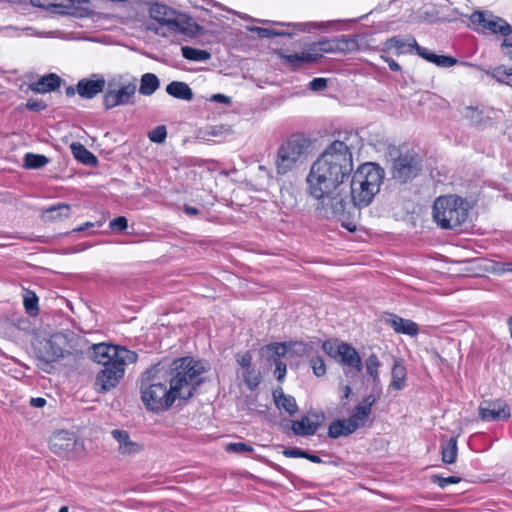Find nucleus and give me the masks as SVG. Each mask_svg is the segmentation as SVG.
<instances>
[{
  "mask_svg": "<svg viewBox=\"0 0 512 512\" xmlns=\"http://www.w3.org/2000/svg\"><path fill=\"white\" fill-rule=\"evenodd\" d=\"M352 171V152L345 141H333L314 161L306 182L309 195L318 201L319 217L332 219L349 205L344 183Z\"/></svg>",
  "mask_w": 512,
  "mask_h": 512,
  "instance_id": "1",
  "label": "nucleus"
},
{
  "mask_svg": "<svg viewBox=\"0 0 512 512\" xmlns=\"http://www.w3.org/2000/svg\"><path fill=\"white\" fill-rule=\"evenodd\" d=\"M205 371L201 362L189 357L174 360L169 368L159 363L147 369L140 385L143 404L148 410L159 412L169 409L177 398H191Z\"/></svg>",
  "mask_w": 512,
  "mask_h": 512,
  "instance_id": "2",
  "label": "nucleus"
},
{
  "mask_svg": "<svg viewBox=\"0 0 512 512\" xmlns=\"http://www.w3.org/2000/svg\"><path fill=\"white\" fill-rule=\"evenodd\" d=\"M384 170L375 163L367 162L360 165L353 173L350 183L349 205H345L343 213L335 218L344 220L348 218L351 210L367 207L371 204L383 183Z\"/></svg>",
  "mask_w": 512,
  "mask_h": 512,
  "instance_id": "3",
  "label": "nucleus"
},
{
  "mask_svg": "<svg viewBox=\"0 0 512 512\" xmlns=\"http://www.w3.org/2000/svg\"><path fill=\"white\" fill-rule=\"evenodd\" d=\"M311 144V140L301 133L288 137L277 150L275 160L277 174L285 175L302 163L309 154Z\"/></svg>",
  "mask_w": 512,
  "mask_h": 512,
  "instance_id": "4",
  "label": "nucleus"
},
{
  "mask_svg": "<svg viewBox=\"0 0 512 512\" xmlns=\"http://www.w3.org/2000/svg\"><path fill=\"white\" fill-rule=\"evenodd\" d=\"M468 217V203L457 195L438 197L433 205V219L442 229H456Z\"/></svg>",
  "mask_w": 512,
  "mask_h": 512,
  "instance_id": "5",
  "label": "nucleus"
},
{
  "mask_svg": "<svg viewBox=\"0 0 512 512\" xmlns=\"http://www.w3.org/2000/svg\"><path fill=\"white\" fill-rule=\"evenodd\" d=\"M137 91V78L119 75L111 78L103 96V105L107 110L117 106L133 105Z\"/></svg>",
  "mask_w": 512,
  "mask_h": 512,
  "instance_id": "6",
  "label": "nucleus"
},
{
  "mask_svg": "<svg viewBox=\"0 0 512 512\" xmlns=\"http://www.w3.org/2000/svg\"><path fill=\"white\" fill-rule=\"evenodd\" d=\"M70 348L68 336L61 332L54 333L48 339L42 340L36 352L37 358L42 364L41 368L48 371L46 367L52 362L72 355L73 353L70 351Z\"/></svg>",
  "mask_w": 512,
  "mask_h": 512,
  "instance_id": "7",
  "label": "nucleus"
},
{
  "mask_svg": "<svg viewBox=\"0 0 512 512\" xmlns=\"http://www.w3.org/2000/svg\"><path fill=\"white\" fill-rule=\"evenodd\" d=\"M150 17L162 26H167L171 31L184 32L191 19L183 13L160 3H154L149 9Z\"/></svg>",
  "mask_w": 512,
  "mask_h": 512,
  "instance_id": "8",
  "label": "nucleus"
},
{
  "mask_svg": "<svg viewBox=\"0 0 512 512\" xmlns=\"http://www.w3.org/2000/svg\"><path fill=\"white\" fill-rule=\"evenodd\" d=\"M421 170V158L414 151H406L401 153L393 160L392 177L401 182L406 183L415 178Z\"/></svg>",
  "mask_w": 512,
  "mask_h": 512,
  "instance_id": "9",
  "label": "nucleus"
},
{
  "mask_svg": "<svg viewBox=\"0 0 512 512\" xmlns=\"http://www.w3.org/2000/svg\"><path fill=\"white\" fill-rule=\"evenodd\" d=\"M127 364H130V361H126L125 358L123 361L118 359L108 365L102 366L95 378L94 386L96 391L106 393L114 389L124 377L125 366Z\"/></svg>",
  "mask_w": 512,
  "mask_h": 512,
  "instance_id": "10",
  "label": "nucleus"
},
{
  "mask_svg": "<svg viewBox=\"0 0 512 512\" xmlns=\"http://www.w3.org/2000/svg\"><path fill=\"white\" fill-rule=\"evenodd\" d=\"M470 21L476 31L487 30L492 34H499L507 38L512 34V26L503 18L489 11H475L470 16Z\"/></svg>",
  "mask_w": 512,
  "mask_h": 512,
  "instance_id": "11",
  "label": "nucleus"
},
{
  "mask_svg": "<svg viewBox=\"0 0 512 512\" xmlns=\"http://www.w3.org/2000/svg\"><path fill=\"white\" fill-rule=\"evenodd\" d=\"M92 359L102 366L110 364L112 361L126 358V361L134 363L137 360V354L134 351H130L124 347L115 345H108L105 343L95 344L91 347Z\"/></svg>",
  "mask_w": 512,
  "mask_h": 512,
  "instance_id": "12",
  "label": "nucleus"
},
{
  "mask_svg": "<svg viewBox=\"0 0 512 512\" xmlns=\"http://www.w3.org/2000/svg\"><path fill=\"white\" fill-rule=\"evenodd\" d=\"M479 417L483 421L507 420L510 417V409L502 400L484 401L479 406Z\"/></svg>",
  "mask_w": 512,
  "mask_h": 512,
  "instance_id": "13",
  "label": "nucleus"
},
{
  "mask_svg": "<svg viewBox=\"0 0 512 512\" xmlns=\"http://www.w3.org/2000/svg\"><path fill=\"white\" fill-rule=\"evenodd\" d=\"M500 48L503 54L512 61V34L503 39ZM487 74L491 75L497 82L512 87V66L506 68L504 65H501L487 72Z\"/></svg>",
  "mask_w": 512,
  "mask_h": 512,
  "instance_id": "14",
  "label": "nucleus"
},
{
  "mask_svg": "<svg viewBox=\"0 0 512 512\" xmlns=\"http://www.w3.org/2000/svg\"><path fill=\"white\" fill-rule=\"evenodd\" d=\"M377 399L374 395H368L356 405L352 411V414L348 418L352 430H357L361 427H364L370 414L371 408L376 403Z\"/></svg>",
  "mask_w": 512,
  "mask_h": 512,
  "instance_id": "15",
  "label": "nucleus"
},
{
  "mask_svg": "<svg viewBox=\"0 0 512 512\" xmlns=\"http://www.w3.org/2000/svg\"><path fill=\"white\" fill-rule=\"evenodd\" d=\"M106 81L102 75L94 74L90 78H83L77 83V93L84 99H92L102 93Z\"/></svg>",
  "mask_w": 512,
  "mask_h": 512,
  "instance_id": "16",
  "label": "nucleus"
},
{
  "mask_svg": "<svg viewBox=\"0 0 512 512\" xmlns=\"http://www.w3.org/2000/svg\"><path fill=\"white\" fill-rule=\"evenodd\" d=\"M323 420V413H313L311 416H304L300 420L293 421L292 430L299 436L314 435Z\"/></svg>",
  "mask_w": 512,
  "mask_h": 512,
  "instance_id": "17",
  "label": "nucleus"
},
{
  "mask_svg": "<svg viewBox=\"0 0 512 512\" xmlns=\"http://www.w3.org/2000/svg\"><path fill=\"white\" fill-rule=\"evenodd\" d=\"M341 348L338 359L336 360L342 365L353 368L356 372H360L363 369V363L356 349L348 343H342Z\"/></svg>",
  "mask_w": 512,
  "mask_h": 512,
  "instance_id": "18",
  "label": "nucleus"
},
{
  "mask_svg": "<svg viewBox=\"0 0 512 512\" xmlns=\"http://www.w3.org/2000/svg\"><path fill=\"white\" fill-rule=\"evenodd\" d=\"M416 53L428 62H431L439 67L448 68L457 63V59L446 55H436L429 51L427 48L420 46L417 41H413Z\"/></svg>",
  "mask_w": 512,
  "mask_h": 512,
  "instance_id": "19",
  "label": "nucleus"
},
{
  "mask_svg": "<svg viewBox=\"0 0 512 512\" xmlns=\"http://www.w3.org/2000/svg\"><path fill=\"white\" fill-rule=\"evenodd\" d=\"M113 438L118 442V450L123 455H132L141 450V446L130 439L128 432L115 429L111 432Z\"/></svg>",
  "mask_w": 512,
  "mask_h": 512,
  "instance_id": "20",
  "label": "nucleus"
},
{
  "mask_svg": "<svg viewBox=\"0 0 512 512\" xmlns=\"http://www.w3.org/2000/svg\"><path fill=\"white\" fill-rule=\"evenodd\" d=\"M386 323L389 324L396 333H402L410 336L418 334V325L409 319H404L397 315L391 314L387 319Z\"/></svg>",
  "mask_w": 512,
  "mask_h": 512,
  "instance_id": "21",
  "label": "nucleus"
},
{
  "mask_svg": "<svg viewBox=\"0 0 512 512\" xmlns=\"http://www.w3.org/2000/svg\"><path fill=\"white\" fill-rule=\"evenodd\" d=\"M413 41H416L414 37L404 39L400 36H393L384 42L382 51L389 52L395 49L398 55L409 53L412 50H415L414 45L412 44Z\"/></svg>",
  "mask_w": 512,
  "mask_h": 512,
  "instance_id": "22",
  "label": "nucleus"
},
{
  "mask_svg": "<svg viewBox=\"0 0 512 512\" xmlns=\"http://www.w3.org/2000/svg\"><path fill=\"white\" fill-rule=\"evenodd\" d=\"M75 443L76 441L72 434L62 431L54 435L51 439V448L56 454L61 455L64 452L72 450Z\"/></svg>",
  "mask_w": 512,
  "mask_h": 512,
  "instance_id": "23",
  "label": "nucleus"
},
{
  "mask_svg": "<svg viewBox=\"0 0 512 512\" xmlns=\"http://www.w3.org/2000/svg\"><path fill=\"white\" fill-rule=\"evenodd\" d=\"M60 84L61 78L58 75L51 73L41 77L37 82L30 84L29 88L36 93H47L57 89Z\"/></svg>",
  "mask_w": 512,
  "mask_h": 512,
  "instance_id": "24",
  "label": "nucleus"
},
{
  "mask_svg": "<svg viewBox=\"0 0 512 512\" xmlns=\"http://www.w3.org/2000/svg\"><path fill=\"white\" fill-rule=\"evenodd\" d=\"M166 92L170 96L185 101H191L194 97L189 85L182 81H172L166 86Z\"/></svg>",
  "mask_w": 512,
  "mask_h": 512,
  "instance_id": "25",
  "label": "nucleus"
},
{
  "mask_svg": "<svg viewBox=\"0 0 512 512\" xmlns=\"http://www.w3.org/2000/svg\"><path fill=\"white\" fill-rule=\"evenodd\" d=\"M70 205L65 203H57L55 205L50 206L42 212V219L46 222L61 220L68 218L70 216Z\"/></svg>",
  "mask_w": 512,
  "mask_h": 512,
  "instance_id": "26",
  "label": "nucleus"
},
{
  "mask_svg": "<svg viewBox=\"0 0 512 512\" xmlns=\"http://www.w3.org/2000/svg\"><path fill=\"white\" fill-rule=\"evenodd\" d=\"M160 87V80L154 73H145L141 76L139 93L151 96Z\"/></svg>",
  "mask_w": 512,
  "mask_h": 512,
  "instance_id": "27",
  "label": "nucleus"
},
{
  "mask_svg": "<svg viewBox=\"0 0 512 512\" xmlns=\"http://www.w3.org/2000/svg\"><path fill=\"white\" fill-rule=\"evenodd\" d=\"M70 148L73 156L81 163L88 166H94L97 164L98 160L96 156L93 153H91L88 149H86L82 144L72 143L70 145Z\"/></svg>",
  "mask_w": 512,
  "mask_h": 512,
  "instance_id": "28",
  "label": "nucleus"
},
{
  "mask_svg": "<svg viewBox=\"0 0 512 512\" xmlns=\"http://www.w3.org/2000/svg\"><path fill=\"white\" fill-rule=\"evenodd\" d=\"M273 396L276 406L280 409H284L289 415H293L297 411L298 407L295 398L290 395H285L282 389L279 391L275 390Z\"/></svg>",
  "mask_w": 512,
  "mask_h": 512,
  "instance_id": "29",
  "label": "nucleus"
},
{
  "mask_svg": "<svg viewBox=\"0 0 512 512\" xmlns=\"http://www.w3.org/2000/svg\"><path fill=\"white\" fill-rule=\"evenodd\" d=\"M349 419H339L333 421L328 428V436L330 438L336 439L341 436H348L355 432L356 430H352L349 425Z\"/></svg>",
  "mask_w": 512,
  "mask_h": 512,
  "instance_id": "30",
  "label": "nucleus"
},
{
  "mask_svg": "<svg viewBox=\"0 0 512 512\" xmlns=\"http://www.w3.org/2000/svg\"><path fill=\"white\" fill-rule=\"evenodd\" d=\"M321 57L320 54H312V53H300V54H288L282 55L281 58L289 63L293 67H300L304 63H312L316 62Z\"/></svg>",
  "mask_w": 512,
  "mask_h": 512,
  "instance_id": "31",
  "label": "nucleus"
},
{
  "mask_svg": "<svg viewBox=\"0 0 512 512\" xmlns=\"http://www.w3.org/2000/svg\"><path fill=\"white\" fill-rule=\"evenodd\" d=\"M457 439L452 437L445 444L442 445L441 455L442 461L446 464H452L457 458Z\"/></svg>",
  "mask_w": 512,
  "mask_h": 512,
  "instance_id": "32",
  "label": "nucleus"
},
{
  "mask_svg": "<svg viewBox=\"0 0 512 512\" xmlns=\"http://www.w3.org/2000/svg\"><path fill=\"white\" fill-rule=\"evenodd\" d=\"M463 115L472 125L475 126L485 125L489 121V118L484 116L482 110L473 106L465 107Z\"/></svg>",
  "mask_w": 512,
  "mask_h": 512,
  "instance_id": "33",
  "label": "nucleus"
},
{
  "mask_svg": "<svg viewBox=\"0 0 512 512\" xmlns=\"http://www.w3.org/2000/svg\"><path fill=\"white\" fill-rule=\"evenodd\" d=\"M182 56L185 59L192 61H207L211 58V54L202 49L193 48L190 46H183L181 48Z\"/></svg>",
  "mask_w": 512,
  "mask_h": 512,
  "instance_id": "34",
  "label": "nucleus"
},
{
  "mask_svg": "<svg viewBox=\"0 0 512 512\" xmlns=\"http://www.w3.org/2000/svg\"><path fill=\"white\" fill-rule=\"evenodd\" d=\"M49 158L41 154L26 153L24 167L27 169H40L49 163Z\"/></svg>",
  "mask_w": 512,
  "mask_h": 512,
  "instance_id": "35",
  "label": "nucleus"
},
{
  "mask_svg": "<svg viewBox=\"0 0 512 512\" xmlns=\"http://www.w3.org/2000/svg\"><path fill=\"white\" fill-rule=\"evenodd\" d=\"M23 304L25 307L26 312L31 315L35 316L39 312L38 308V297L35 294V292L25 289L23 293Z\"/></svg>",
  "mask_w": 512,
  "mask_h": 512,
  "instance_id": "36",
  "label": "nucleus"
},
{
  "mask_svg": "<svg viewBox=\"0 0 512 512\" xmlns=\"http://www.w3.org/2000/svg\"><path fill=\"white\" fill-rule=\"evenodd\" d=\"M406 377V370L403 365H401L398 361H395L392 368V381L391 387L395 390H401L403 388V383Z\"/></svg>",
  "mask_w": 512,
  "mask_h": 512,
  "instance_id": "37",
  "label": "nucleus"
},
{
  "mask_svg": "<svg viewBox=\"0 0 512 512\" xmlns=\"http://www.w3.org/2000/svg\"><path fill=\"white\" fill-rule=\"evenodd\" d=\"M366 373L372 378L374 384H378L379 374L378 368L380 367V361L375 354H371L365 361Z\"/></svg>",
  "mask_w": 512,
  "mask_h": 512,
  "instance_id": "38",
  "label": "nucleus"
},
{
  "mask_svg": "<svg viewBox=\"0 0 512 512\" xmlns=\"http://www.w3.org/2000/svg\"><path fill=\"white\" fill-rule=\"evenodd\" d=\"M262 351L271 353V360H281L288 352V345L286 343H271L262 348Z\"/></svg>",
  "mask_w": 512,
  "mask_h": 512,
  "instance_id": "39",
  "label": "nucleus"
},
{
  "mask_svg": "<svg viewBox=\"0 0 512 512\" xmlns=\"http://www.w3.org/2000/svg\"><path fill=\"white\" fill-rule=\"evenodd\" d=\"M342 343L343 342H340L337 339L327 340L322 344V349L331 358L338 359V355L342 349Z\"/></svg>",
  "mask_w": 512,
  "mask_h": 512,
  "instance_id": "40",
  "label": "nucleus"
},
{
  "mask_svg": "<svg viewBox=\"0 0 512 512\" xmlns=\"http://www.w3.org/2000/svg\"><path fill=\"white\" fill-rule=\"evenodd\" d=\"M337 42L339 43V52H351L356 50L358 47L357 41L350 36L344 35L341 38L337 39Z\"/></svg>",
  "mask_w": 512,
  "mask_h": 512,
  "instance_id": "41",
  "label": "nucleus"
},
{
  "mask_svg": "<svg viewBox=\"0 0 512 512\" xmlns=\"http://www.w3.org/2000/svg\"><path fill=\"white\" fill-rule=\"evenodd\" d=\"M242 377L250 390L257 388L260 383V375L255 374L252 369L244 370Z\"/></svg>",
  "mask_w": 512,
  "mask_h": 512,
  "instance_id": "42",
  "label": "nucleus"
},
{
  "mask_svg": "<svg viewBox=\"0 0 512 512\" xmlns=\"http://www.w3.org/2000/svg\"><path fill=\"white\" fill-rule=\"evenodd\" d=\"M167 136V129L164 125H159L149 132L148 137L151 142L163 143Z\"/></svg>",
  "mask_w": 512,
  "mask_h": 512,
  "instance_id": "43",
  "label": "nucleus"
},
{
  "mask_svg": "<svg viewBox=\"0 0 512 512\" xmlns=\"http://www.w3.org/2000/svg\"><path fill=\"white\" fill-rule=\"evenodd\" d=\"M314 46L319 47V51L325 52V53H332V52H339V43L337 42V39L332 40H322L318 43H314Z\"/></svg>",
  "mask_w": 512,
  "mask_h": 512,
  "instance_id": "44",
  "label": "nucleus"
},
{
  "mask_svg": "<svg viewBox=\"0 0 512 512\" xmlns=\"http://www.w3.org/2000/svg\"><path fill=\"white\" fill-rule=\"evenodd\" d=\"M431 481L438 485L440 488H445L449 484H456L461 481L460 477L457 476H449V477H442L440 475H432Z\"/></svg>",
  "mask_w": 512,
  "mask_h": 512,
  "instance_id": "45",
  "label": "nucleus"
},
{
  "mask_svg": "<svg viewBox=\"0 0 512 512\" xmlns=\"http://www.w3.org/2000/svg\"><path fill=\"white\" fill-rule=\"evenodd\" d=\"M310 364H311V367L313 369V373L317 376V377H321V376H324L325 373H326V366H325V363H324V360L322 357H312L311 360H310Z\"/></svg>",
  "mask_w": 512,
  "mask_h": 512,
  "instance_id": "46",
  "label": "nucleus"
},
{
  "mask_svg": "<svg viewBox=\"0 0 512 512\" xmlns=\"http://www.w3.org/2000/svg\"><path fill=\"white\" fill-rule=\"evenodd\" d=\"M250 31L257 33V35L261 38H272L275 36L289 35V33L279 32L273 29L261 28V27H253Z\"/></svg>",
  "mask_w": 512,
  "mask_h": 512,
  "instance_id": "47",
  "label": "nucleus"
},
{
  "mask_svg": "<svg viewBox=\"0 0 512 512\" xmlns=\"http://www.w3.org/2000/svg\"><path fill=\"white\" fill-rule=\"evenodd\" d=\"M226 451L232 452V453H247V452H252L253 448H252V446H250L247 443L235 442V443H229L226 446Z\"/></svg>",
  "mask_w": 512,
  "mask_h": 512,
  "instance_id": "48",
  "label": "nucleus"
},
{
  "mask_svg": "<svg viewBox=\"0 0 512 512\" xmlns=\"http://www.w3.org/2000/svg\"><path fill=\"white\" fill-rule=\"evenodd\" d=\"M207 135L213 137L231 135L230 128L225 125L212 126L206 131Z\"/></svg>",
  "mask_w": 512,
  "mask_h": 512,
  "instance_id": "49",
  "label": "nucleus"
},
{
  "mask_svg": "<svg viewBox=\"0 0 512 512\" xmlns=\"http://www.w3.org/2000/svg\"><path fill=\"white\" fill-rule=\"evenodd\" d=\"M273 363L275 365L274 376L279 382H281L286 376V364L279 359H275Z\"/></svg>",
  "mask_w": 512,
  "mask_h": 512,
  "instance_id": "50",
  "label": "nucleus"
},
{
  "mask_svg": "<svg viewBox=\"0 0 512 512\" xmlns=\"http://www.w3.org/2000/svg\"><path fill=\"white\" fill-rule=\"evenodd\" d=\"M109 226L112 230L124 231L128 227V221L124 216H119L113 219Z\"/></svg>",
  "mask_w": 512,
  "mask_h": 512,
  "instance_id": "51",
  "label": "nucleus"
},
{
  "mask_svg": "<svg viewBox=\"0 0 512 512\" xmlns=\"http://www.w3.org/2000/svg\"><path fill=\"white\" fill-rule=\"evenodd\" d=\"M283 455L286 457H290V458H305V457H307L306 451L301 448H297V447L284 449Z\"/></svg>",
  "mask_w": 512,
  "mask_h": 512,
  "instance_id": "52",
  "label": "nucleus"
},
{
  "mask_svg": "<svg viewBox=\"0 0 512 512\" xmlns=\"http://www.w3.org/2000/svg\"><path fill=\"white\" fill-rule=\"evenodd\" d=\"M251 360H252V356L249 352L236 355L237 363L245 370L251 369Z\"/></svg>",
  "mask_w": 512,
  "mask_h": 512,
  "instance_id": "53",
  "label": "nucleus"
},
{
  "mask_svg": "<svg viewBox=\"0 0 512 512\" xmlns=\"http://www.w3.org/2000/svg\"><path fill=\"white\" fill-rule=\"evenodd\" d=\"M47 105L42 100H33L30 99L26 103V108L30 111L40 112L46 109Z\"/></svg>",
  "mask_w": 512,
  "mask_h": 512,
  "instance_id": "54",
  "label": "nucleus"
},
{
  "mask_svg": "<svg viewBox=\"0 0 512 512\" xmlns=\"http://www.w3.org/2000/svg\"><path fill=\"white\" fill-rule=\"evenodd\" d=\"M309 87L313 91H321L327 87V79L325 78H314L310 83Z\"/></svg>",
  "mask_w": 512,
  "mask_h": 512,
  "instance_id": "55",
  "label": "nucleus"
},
{
  "mask_svg": "<svg viewBox=\"0 0 512 512\" xmlns=\"http://www.w3.org/2000/svg\"><path fill=\"white\" fill-rule=\"evenodd\" d=\"M381 58L388 64L390 70L398 72L401 70L400 65L392 58L381 55Z\"/></svg>",
  "mask_w": 512,
  "mask_h": 512,
  "instance_id": "56",
  "label": "nucleus"
},
{
  "mask_svg": "<svg viewBox=\"0 0 512 512\" xmlns=\"http://www.w3.org/2000/svg\"><path fill=\"white\" fill-rule=\"evenodd\" d=\"M341 390H342V396H341L342 405L346 406L347 403L344 400H347L350 397V395L352 393V389L349 385H341Z\"/></svg>",
  "mask_w": 512,
  "mask_h": 512,
  "instance_id": "57",
  "label": "nucleus"
},
{
  "mask_svg": "<svg viewBox=\"0 0 512 512\" xmlns=\"http://www.w3.org/2000/svg\"><path fill=\"white\" fill-rule=\"evenodd\" d=\"M211 100L214 101V102H219V103H224V104H229L230 103V98L227 97L224 94H214L211 97Z\"/></svg>",
  "mask_w": 512,
  "mask_h": 512,
  "instance_id": "58",
  "label": "nucleus"
},
{
  "mask_svg": "<svg viewBox=\"0 0 512 512\" xmlns=\"http://www.w3.org/2000/svg\"><path fill=\"white\" fill-rule=\"evenodd\" d=\"M45 404H46V400L44 398L37 397V398H31L30 399V405L32 407L41 408Z\"/></svg>",
  "mask_w": 512,
  "mask_h": 512,
  "instance_id": "59",
  "label": "nucleus"
},
{
  "mask_svg": "<svg viewBox=\"0 0 512 512\" xmlns=\"http://www.w3.org/2000/svg\"><path fill=\"white\" fill-rule=\"evenodd\" d=\"M183 209H184L185 213L190 216H196L199 214V210L197 208L189 206V205H185Z\"/></svg>",
  "mask_w": 512,
  "mask_h": 512,
  "instance_id": "60",
  "label": "nucleus"
},
{
  "mask_svg": "<svg viewBox=\"0 0 512 512\" xmlns=\"http://www.w3.org/2000/svg\"><path fill=\"white\" fill-rule=\"evenodd\" d=\"M306 455H307V457H305V459H307L313 463H321L322 462L321 458L315 454H311L308 451H306Z\"/></svg>",
  "mask_w": 512,
  "mask_h": 512,
  "instance_id": "61",
  "label": "nucleus"
},
{
  "mask_svg": "<svg viewBox=\"0 0 512 512\" xmlns=\"http://www.w3.org/2000/svg\"><path fill=\"white\" fill-rule=\"evenodd\" d=\"M75 93H77V86L76 87L68 86L65 89V94H66L67 97H72V96L75 95Z\"/></svg>",
  "mask_w": 512,
  "mask_h": 512,
  "instance_id": "62",
  "label": "nucleus"
},
{
  "mask_svg": "<svg viewBox=\"0 0 512 512\" xmlns=\"http://www.w3.org/2000/svg\"><path fill=\"white\" fill-rule=\"evenodd\" d=\"M294 346H298L299 349H297V352L298 353H305L306 352V347L307 345L306 344H303V343H293Z\"/></svg>",
  "mask_w": 512,
  "mask_h": 512,
  "instance_id": "63",
  "label": "nucleus"
},
{
  "mask_svg": "<svg viewBox=\"0 0 512 512\" xmlns=\"http://www.w3.org/2000/svg\"><path fill=\"white\" fill-rule=\"evenodd\" d=\"M299 27H301V30L310 32L311 27H316L315 24H299Z\"/></svg>",
  "mask_w": 512,
  "mask_h": 512,
  "instance_id": "64",
  "label": "nucleus"
}]
</instances>
